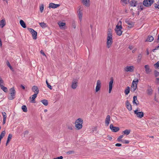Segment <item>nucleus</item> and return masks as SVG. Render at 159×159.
<instances>
[{
    "mask_svg": "<svg viewBox=\"0 0 159 159\" xmlns=\"http://www.w3.org/2000/svg\"><path fill=\"white\" fill-rule=\"evenodd\" d=\"M122 22L120 21H119L117 25L116 26L115 30L117 35L119 36H120L122 34V32L121 31V30L122 29V26L121 25Z\"/></svg>",
    "mask_w": 159,
    "mask_h": 159,
    "instance_id": "1",
    "label": "nucleus"
},
{
    "mask_svg": "<svg viewBox=\"0 0 159 159\" xmlns=\"http://www.w3.org/2000/svg\"><path fill=\"white\" fill-rule=\"evenodd\" d=\"M83 120L81 118H79L75 122V127L78 130L80 129L82 127Z\"/></svg>",
    "mask_w": 159,
    "mask_h": 159,
    "instance_id": "2",
    "label": "nucleus"
},
{
    "mask_svg": "<svg viewBox=\"0 0 159 159\" xmlns=\"http://www.w3.org/2000/svg\"><path fill=\"white\" fill-rule=\"evenodd\" d=\"M28 30L32 34V37H33V39H36L37 38V32L32 28H28Z\"/></svg>",
    "mask_w": 159,
    "mask_h": 159,
    "instance_id": "3",
    "label": "nucleus"
},
{
    "mask_svg": "<svg viewBox=\"0 0 159 159\" xmlns=\"http://www.w3.org/2000/svg\"><path fill=\"white\" fill-rule=\"evenodd\" d=\"M153 0H144L143 4L145 7H149L152 4Z\"/></svg>",
    "mask_w": 159,
    "mask_h": 159,
    "instance_id": "4",
    "label": "nucleus"
},
{
    "mask_svg": "<svg viewBox=\"0 0 159 159\" xmlns=\"http://www.w3.org/2000/svg\"><path fill=\"white\" fill-rule=\"evenodd\" d=\"M113 43L112 37H107V47L109 48Z\"/></svg>",
    "mask_w": 159,
    "mask_h": 159,
    "instance_id": "5",
    "label": "nucleus"
},
{
    "mask_svg": "<svg viewBox=\"0 0 159 159\" xmlns=\"http://www.w3.org/2000/svg\"><path fill=\"white\" fill-rule=\"evenodd\" d=\"M134 67L133 66H127L124 68V70L126 72H132L134 71Z\"/></svg>",
    "mask_w": 159,
    "mask_h": 159,
    "instance_id": "6",
    "label": "nucleus"
},
{
    "mask_svg": "<svg viewBox=\"0 0 159 159\" xmlns=\"http://www.w3.org/2000/svg\"><path fill=\"white\" fill-rule=\"evenodd\" d=\"M10 94H11V96L8 99L10 100H12L14 99L15 97V89L13 87L10 89Z\"/></svg>",
    "mask_w": 159,
    "mask_h": 159,
    "instance_id": "7",
    "label": "nucleus"
},
{
    "mask_svg": "<svg viewBox=\"0 0 159 159\" xmlns=\"http://www.w3.org/2000/svg\"><path fill=\"white\" fill-rule=\"evenodd\" d=\"M134 113L136 114L137 117L139 118H142L144 116V113L143 112L138 111L137 109L134 111Z\"/></svg>",
    "mask_w": 159,
    "mask_h": 159,
    "instance_id": "8",
    "label": "nucleus"
},
{
    "mask_svg": "<svg viewBox=\"0 0 159 159\" xmlns=\"http://www.w3.org/2000/svg\"><path fill=\"white\" fill-rule=\"evenodd\" d=\"M110 128L112 132H114L118 131L120 129L119 127L114 126L112 124H110Z\"/></svg>",
    "mask_w": 159,
    "mask_h": 159,
    "instance_id": "9",
    "label": "nucleus"
},
{
    "mask_svg": "<svg viewBox=\"0 0 159 159\" xmlns=\"http://www.w3.org/2000/svg\"><path fill=\"white\" fill-rule=\"evenodd\" d=\"M114 80L112 77H111V80L109 82V93H111V92L112 87H113V82Z\"/></svg>",
    "mask_w": 159,
    "mask_h": 159,
    "instance_id": "10",
    "label": "nucleus"
},
{
    "mask_svg": "<svg viewBox=\"0 0 159 159\" xmlns=\"http://www.w3.org/2000/svg\"><path fill=\"white\" fill-rule=\"evenodd\" d=\"M101 86V82L99 80H98L97 82V85L95 88L96 92H98L100 90Z\"/></svg>",
    "mask_w": 159,
    "mask_h": 159,
    "instance_id": "11",
    "label": "nucleus"
},
{
    "mask_svg": "<svg viewBox=\"0 0 159 159\" xmlns=\"http://www.w3.org/2000/svg\"><path fill=\"white\" fill-rule=\"evenodd\" d=\"M59 4H55L54 3H51L49 4V8H55L59 7Z\"/></svg>",
    "mask_w": 159,
    "mask_h": 159,
    "instance_id": "12",
    "label": "nucleus"
},
{
    "mask_svg": "<svg viewBox=\"0 0 159 159\" xmlns=\"http://www.w3.org/2000/svg\"><path fill=\"white\" fill-rule=\"evenodd\" d=\"M145 72L147 74H149L152 71V70L150 68L148 65H146L144 66Z\"/></svg>",
    "mask_w": 159,
    "mask_h": 159,
    "instance_id": "13",
    "label": "nucleus"
},
{
    "mask_svg": "<svg viewBox=\"0 0 159 159\" xmlns=\"http://www.w3.org/2000/svg\"><path fill=\"white\" fill-rule=\"evenodd\" d=\"M32 91L34 92V94H38L39 93V89L36 86H34L32 88Z\"/></svg>",
    "mask_w": 159,
    "mask_h": 159,
    "instance_id": "14",
    "label": "nucleus"
},
{
    "mask_svg": "<svg viewBox=\"0 0 159 159\" xmlns=\"http://www.w3.org/2000/svg\"><path fill=\"white\" fill-rule=\"evenodd\" d=\"M78 82L76 80H73L71 85V88L73 89H75L77 86Z\"/></svg>",
    "mask_w": 159,
    "mask_h": 159,
    "instance_id": "15",
    "label": "nucleus"
},
{
    "mask_svg": "<svg viewBox=\"0 0 159 159\" xmlns=\"http://www.w3.org/2000/svg\"><path fill=\"white\" fill-rule=\"evenodd\" d=\"M125 104L127 109L129 111H131L132 109V106L128 100L126 101Z\"/></svg>",
    "mask_w": 159,
    "mask_h": 159,
    "instance_id": "16",
    "label": "nucleus"
},
{
    "mask_svg": "<svg viewBox=\"0 0 159 159\" xmlns=\"http://www.w3.org/2000/svg\"><path fill=\"white\" fill-rule=\"evenodd\" d=\"M130 5L133 7H135L138 5V3L134 0H132L130 2Z\"/></svg>",
    "mask_w": 159,
    "mask_h": 159,
    "instance_id": "17",
    "label": "nucleus"
},
{
    "mask_svg": "<svg viewBox=\"0 0 159 159\" xmlns=\"http://www.w3.org/2000/svg\"><path fill=\"white\" fill-rule=\"evenodd\" d=\"M83 4L86 7H89L90 5L89 0H81Z\"/></svg>",
    "mask_w": 159,
    "mask_h": 159,
    "instance_id": "18",
    "label": "nucleus"
},
{
    "mask_svg": "<svg viewBox=\"0 0 159 159\" xmlns=\"http://www.w3.org/2000/svg\"><path fill=\"white\" fill-rule=\"evenodd\" d=\"M110 121V116L109 115L107 116L105 120V124L107 126H108Z\"/></svg>",
    "mask_w": 159,
    "mask_h": 159,
    "instance_id": "19",
    "label": "nucleus"
},
{
    "mask_svg": "<svg viewBox=\"0 0 159 159\" xmlns=\"http://www.w3.org/2000/svg\"><path fill=\"white\" fill-rule=\"evenodd\" d=\"M133 103L135 104L136 105H138L139 104V102L137 100V97L136 96L133 97Z\"/></svg>",
    "mask_w": 159,
    "mask_h": 159,
    "instance_id": "20",
    "label": "nucleus"
},
{
    "mask_svg": "<svg viewBox=\"0 0 159 159\" xmlns=\"http://www.w3.org/2000/svg\"><path fill=\"white\" fill-rule=\"evenodd\" d=\"M6 25V21L5 20H2L0 22V27L2 28Z\"/></svg>",
    "mask_w": 159,
    "mask_h": 159,
    "instance_id": "21",
    "label": "nucleus"
},
{
    "mask_svg": "<svg viewBox=\"0 0 159 159\" xmlns=\"http://www.w3.org/2000/svg\"><path fill=\"white\" fill-rule=\"evenodd\" d=\"M154 39L153 37L150 35L148 36L147 39L146 40V41L151 42Z\"/></svg>",
    "mask_w": 159,
    "mask_h": 159,
    "instance_id": "22",
    "label": "nucleus"
},
{
    "mask_svg": "<svg viewBox=\"0 0 159 159\" xmlns=\"http://www.w3.org/2000/svg\"><path fill=\"white\" fill-rule=\"evenodd\" d=\"M130 132V129H126L122 132V133L124 134L127 135L129 134Z\"/></svg>",
    "mask_w": 159,
    "mask_h": 159,
    "instance_id": "23",
    "label": "nucleus"
},
{
    "mask_svg": "<svg viewBox=\"0 0 159 159\" xmlns=\"http://www.w3.org/2000/svg\"><path fill=\"white\" fill-rule=\"evenodd\" d=\"M0 86L2 89V90L4 92H7V87L4 86L1 84H0Z\"/></svg>",
    "mask_w": 159,
    "mask_h": 159,
    "instance_id": "24",
    "label": "nucleus"
},
{
    "mask_svg": "<svg viewBox=\"0 0 159 159\" xmlns=\"http://www.w3.org/2000/svg\"><path fill=\"white\" fill-rule=\"evenodd\" d=\"M12 134H9L7 138V143H6V145L7 144L9 143V141H10L11 139L12 138Z\"/></svg>",
    "mask_w": 159,
    "mask_h": 159,
    "instance_id": "25",
    "label": "nucleus"
},
{
    "mask_svg": "<svg viewBox=\"0 0 159 159\" xmlns=\"http://www.w3.org/2000/svg\"><path fill=\"white\" fill-rule=\"evenodd\" d=\"M20 25L23 28H25L26 27V25L25 24L24 22L22 20H20Z\"/></svg>",
    "mask_w": 159,
    "mask_h": 159,
    "instance_id": "26",
    "label": "nucleus"
},
{
    "mask_svg": "<svg viewBox=\"0 0 159 159\" xmlns=\"http://www.w3.org/2000/svg\"><path fill=\"white\" fill-rule=\"evenodd\" d=\"M112 33L111 29L108 30L107 37H112Z\"/></svg>",
    "mask_w": 159,
    "mask_h": 159,
    "instance_id": "27",
    "label": "nucleus"
},
{
    "mask_svg": "<svg viewBox=\"0 0 159 159\" xmlns=\"http://www.w3.org/2000/svg\"><path fill=\"white\" fill-rule=\"evenodd\" d=\"M137 88V85H136L132 84L131 87V91L134 92L136 89Z\"/></svg>",
    "mask_w": 159,
    "mask_h": 159,
    "instance_id": "28",
    "label": "nucleus"
},
{
    "mask_svg": "<svg viewBox=\"0 0 159 159\" xmlns=\"http://www.w3.org/2000/svg\"><path fill=\"white\" fill-rule=\"evenodd\" d=\"M130 92V88L129 87H127L125 90V95H128Z\"/></svg>",
    "mask_w": 159,
    "mask_h": 159,
    "instance_id": "29",
    "label": "nucleus"
},
{
    "mask_svg": "<svg viewBox=\"0 0 159 159\" xmlns=\"http://www.w3.org/2000/svg\"><path fill=\"white\" fill-rule=\"evenodd\" d=\"M42 103L45 106H47L48 104V102L47 100L43 99L41 101Z\"/></svg>",
    "mask_w": 159,
    "mask_h": 159,
    "instance_id": "30",
    "label": "nucleus"
},
{
    "mask_svg": "<svg viewBox=\"0 0 159 159\" xmlns=\"http://www.w3.org/2000/svg\"><path fill=\"white\" fill-rule=\"evenodd\" d=\"M39 24L40 26L43 28H46L47 26L46 24L44 22L39 23Z\"/></svg>",
    "mask_w": 159,
    "mask_h": 159,
    "instance_id": "31",
    "label": "nucleus"
},
{
    "mask_svg": "<svg viewBox=\"0 0 159 159\" xmlns=\"http://www.w3.org/2000/svg\"><path fill=\"white\" fill-rule=\"evenodd\" d=\"M37 95V94H34V95H33L32 96V97H31L32 100L31 101V102H32V103L34 102V99L36 97Z\"/></svg>",
    "mask_w": 159,
    "mask_h": 159,
    "instance_id": "32",
    "label": "nucleus"
},
{
    "mask_svg": "<svg viewBox=\"0 0 159 159\" xmlns=\"http://www.w3.org/2000/svg\"><path fill=\"white\" fill-rule=\"evenodd\" d=\"M6 134V132L5 131H3L1 133V134L0 135V139H2L5 136V134Z\"/></svg>",
    "mask_w": 159,
    "mask_h": 159,
    "instance_id": "33",
    "label": "nucleus"
},
{
    "mask_svg": "<svg viewBox=\"0 0 159 159\" xmlns=\"http://www.w3.org/2000/svg\"><path fill=\"white\" fill-rule=\"evenodd\" d=\"M82 13L81 12V11H79V13H78V16H79V18L80 20V22L81 21V20H82Z\"/></svg>",
    "mask_w": 159,
    "mask_h": 159,
    "instance_id": "34",
    "label": "nucleus"
},
{
    "mask_svg": "<svg viewBox=\"0 0 159 159\" xmlns=\"http://www.w3.org/2000/svg\"><path fill=\"white\" fill-rule=\"evenodd\" d=\"M21 108L23 111L26 112L27 111V108L26 106L23 105L21 107Z\"/></svg>",
    "mask_w": 159,
    "mask_h": 159,
    "instance_id": "35",
    "label": "nucleus"
},
{
    "mask_svg": "<svg viewBox=\"0 0 159 159\" xmlns=\"http://www.w3.org/2000/svg\"><path fill=\"white\" fill-rule=\"evenodd\" d=\"M138 5V7L139 9H140L142 10L143 9V6L142 3H139Z\"/></svg>",
    "mask_w": 159,
    "mask_h": 159,
    "instance_id": "36",
    "label": "nucleus"
},
{
    "mask_svg": "<svg viewBox=\"0 0 159 159\" xmlns=\"http://www.w3.org/2000/svg\"><path fill=\"white\" fill-rule=\"evenodd\" d=\"M138 81L139 80L138 79H135L134 80H133L132 82V84L136 85H137Z\"/></svg>",
    "mask_w": 159,
    "mask_h": 159,
    "instance_id": "37",
    "label": "nucleus"
},
{
    "mask_svg": "<svg viewBox=\"0 0 159 159\" xmlns=\"http://www.w3.org/2000/svg\"><path fill=\"white\" fill-rule=\"evenodd\" d=\"M124 135H122L120 136L117 139V140L119 142H120V141H122L123 139H121L123 138Z\"/></svg>",
    "mask_w": 159,
    "mask_h": 159,
    "instance_id": "38",
    "label": "nucleus"
},
{
    "mask_svg": "<svg viewBox=\"0 0 159 159\" xmlns=\"http://www.w3.org/2000/svg\"><path fill=\"white\" fill-rule=\"evenodd\" d=\"M126 22L128 25H131V27H133L134 25L133 23L132 22L127 21Z\"/></svg>",
    "mask_w": 159,
    "mask_h": 159,
    "instance_id": "39",
    "label": "nucleus"
},
{
    "mask_svg": "<svg viewBox=\"0 0 159 159\" xmlns=\"http://www.w3.org/2000/svg\"><path fill=\"white\" fill-rule=\"evenodd\" d=\"M120 142H122L123 143L128 144L129 143V141L128 140L123 139Z\"/></svg>",
    "mask_w": 159,
    "mask_h": 159,
    "instance_id": "40",
    "label": "nucleus"
},
{
    "mask_svg": "<svg viewBox=\"0 0 159 159\" xmlns=\"http://www.w3.org/2000/svg\"><path fill=\"white\" fill-rule=\"evenodd\" d=\"M154 7L156 8L159 9V0L157 2V3L154 4Z\"/></svg>",
    "mask_w": 159,
    "mask_h": 159,
    "instance_id": "41",
    "label": "nucleus"
},
{
    "mask_svg": "<svg viewBox=\"0 0 159 159\" xmlns=\"http://www.w3.org/2000/svg\"><path fill=\"white\" fill-rule=\"evenodd\" d=\"M147 92L148 94L149 95H151L152 94V90L151 89H148Z\"/></svg>",
    "mask_w": 159,
    "mask_h": 159,
    "instance_id": "42",
    "label": "nucleus"
},
{
    "mask_svg": "<svg viewBox=\"0 0 159 159\" xmlns=\"http://www.w3.org/2000/svg\"><path fill=\"white\" fill-rule=\"evenodd\" d=\"M121 2L123 4H127L129 2V0H120Z\"/></svg>",
    "mask_w": 159,
    "mask_h": 159,
    "instance_id": "43",
    "label": "nucleus"
},
{
    "mask_svg": "<svg viewBox=\"0 0 159 159\" xmlns=\"http://www.w3.org/2000/svg\"><path fill=\"white\" fill-rule=\"evenodd\" d=\"M154 75L155 77H157L159 76V72L156 70H155L154 72Z\"/></svg>",
    "mask_w": 159,
    "mask_h": 159,
    "instance_id": "44",
    "label": "nucleus"
},
{
    "mask_svg": "<svg viewBox=\"0 0 159 159\" xmlns=\"http://www.w3.org/2000/svg\"><path fill=\"white\" fill-rule=\"evenodd\" d=\"M75 153V152L73 151H69L66 152V153L67 155H70L72 154H74Z\"/></svg>",
    "mask_w": 159,
    "mask_h": 159,
    "instance_id": "45",
    "label": "nucleus"
},
{
    "mask_svg": "<svg viewBox=\"0 0 159 159\" xmlns=\"http://www.w3.org/2000/svg\"><path fill=\"white\" fill-rule=\"evenodd\" d=\"M46 83L47 85V86L48 88H49L50 89H52V86L49 84L48 83V82L47 80H46Z\"/></svg>",
    "mask_w": 159,
    "mask_h": 159,
    "instance_id": "46",
    "label": "nucleus"
},
{
    "mask_svg": "<svg viewBox=\"0 0 159 159\" xmlns=\"http://www.w3.org/2000/svg\"><path fill=\"white\" fill-rule=\"evenodd\" d=\"M40 12H43L44 9V6L43 5H42L40 6Z\"/></svg>",
    "mask_w": 159,
    "mask_h": 159,
    "instance_id": "47",
    "label": "nucleus"
},
{
    "mask_svg": "<svg viewBox=\"0 0 159 159\" xmlns=\"http://www.w3.org/2000/svg\"><path fill=\"white\" fill-rule=\"evenodd\" d=\"M154 66L156 68H159V62H157V63H156L154 65Z\"/></svg>",
    "mask_w": 159,
    "mask_h": 159,
    "instance_id": "48",
    "label": "nucleus"
},
{
    "mask_svg": "<svg viewBox=\"0 0 159 159\" xmlns=\"http://www.w3.org/2000/svg\"><path fill=\"white\" fill-rule=\"evenodd\" d=\"M2 115L3 117V119H6L7 118V114L5 112H2Z\"/></svg>",
    "mask_w": 159,
    "mask_h": 159,
    "instance_id": "49",
    "label": "nucleus"
},
{
    "mask_svg": "<svg viewBox=\"0 0 159 159\" xmlns=\"http://www.w3.org/2000/svg\"><path fill=\"white\" fill-rule=\"evenodd\" d=\"M65 25V23L63 22H61L60 24H59V25L60 27L61 28H62L63 26H64Z\"/></svg>",
    "mask_w": 159,
    "mask_h": 159,
    "instance_id": "50",
    "label": "nucleus"
},
{
    "mask_svg": "<svg viewBox=\"0 0 159 159\" xmlns=\"http://www.w3.org/2000/svg\"><path fill=\"white\" fill-rule=\"evenodd\" d=\"M141 58H142V55H141V54H139L138 56V60L140 61L141 60Z\"/></svg>",
    "mask_w": 159,
    "mask_h": 159,
    "instance_id": "51",
    "label": "nucleus"
},
{
    "mask_svg": "<svg viewBox=\"0 0 159 159\" xmlns=\"http://www.w3.org/2000/svg\"><path fill=\"white\" fill-rule=\"evenodd\" d=\"M63 158V157L62 156H61L60 157H58L57 158H54L53 159H62Z\"/></svg>",
    "mask_w": 159,
    "mask_h": 159,
    "instance_id": "52",
    "label": "nucleus"
},
{
    "mask_svg": "<svg viewBox=\"0 0 159 159\" xmlns=\"http://www.w3.org/2000/svg\"><path fill=\"white\" fill-rule=\"evenodd\" d=\"M157 49H159V45L155 47V49H153V50H152L153 52H154V51L156 50H157Z\"/></svg>",
    "mask_w": 159,
    "mask_h": 159,
    "instance_id": "53",
    "label": "nucleus"
},
{
    "mask_svg": "<svg viewBox=\"0 0 159 159\" xmlns=\"http://www.w3.org/2000/svg\"><path fill=\"white\" fill-rule=\"evenodd\" d=\"M122 145L120 143H117L115 144V146L117 147H120Z\"/></svg>",
    "mask_w": 159,
    "mask_h": 159,
    "instance_id": "54",
    "label": "nucleus"
},
{
    "mask_svg": "<svg viewBox=\"0 0 159 159\" xmlns=\"http://www.w3.org/2000/svg\"><path fill=\"white\" fill-rule=\"evenodd\" d=\"M40 52L41 54H43V56H46L45 54V53L42 50H41Z\"/></svg>",
    "mask_w": 159,
    "mask_h": 159,
    "instance_id": "55",
    "label": "nucleus"
},
{
    "mask_svg": "<svg viewBox=\"0 0 159 159\" xmlns=\"http://www.w3.org/2000/svg\"><path fill=\"white\" fill-rule=\"evenodd\" d=\"M156 83L157 84H159V78H157L156 79Z\"/></svg>",
    "mask_w": 159,
    "mask_h": 159,
    "instance_id": "56",
    "label": "nucleus"
},
{
    "mask_svg": "<svg viewBox=\"0 0 159 159\" xmlns=\"http://www.w3.org/2000/svg\"><path fill=\"white\" fill-rule=\"evenodd\" d=\"M68 129H69L70 130H72L73 129V128H72V126H68Z\"/></svg>",
    "mask_w": 159,
    "mask_h": 159,
    "instance_id": "57",
    "label": "nucleus"
},
{
    "mask_svg": "<svg viewBox=\"0 0 159 159\" xmlns=\"http://www.w3.org/2000/svg\"><path fill=\"white\" fill-rule=\"evenodd\" d=\"M3 83V81L1 78L0 77V84Z\"/></svg>",
    "mask_w": 159,
    "mask_h": 159,
    "instance_id": "58",
    "label": "nucleus"
},
{
    "mask_svg": "<svg viewBox=\"0 0 159 159\" xmlns=\"http://www.w3.org/2000/svg\"><path fill=\"white\" fill-rule=\"evenodd\" d=\"M7 65L8 67L11 66L10 64L8 61H7Z\"/></svg>",
    "mask_w": 159,
    "mask_h": 159,
    "instance_id": "59",
    "label": "nucleus"
},
{
    "mask_svg": "<svg viewBox=\"0 0 159 159\" xmlns=\"http://www.w3.org/2000/svg\"><path fill=\"white\" fill-rule=\"evenodd\" d=\"M28 133H29V131L28 130L25 131V132L24 133V134L25 135L27 134H28Z\"/></svg>",
    "mask_w": 159,
    "mask_h": 159,
    "instance_id": "60",
    "label": "nucleus"
},
{
    "mask_svg": "<svg viewBox=\"0 0 159 159\" xmlns=\"http://www.w3.org/2000/svg\"><path fill=\"white\" fill-rule=\"evenodd\" d=\"M133 47L132 46H129V48L130 49V50H132L133 49Z\"/></svg>",
    "mask_w": 159,
    "mask_h": 159,
    "instance_id": "61",
    "label": "nucleus"
},
{
    "mask_svg": "<svg viewBox=\"0 0 159 159\" xmlns=\"http://www.w3.org/2000/svg\"><path fill=\"white\" fill-rule=\"evenodd\" d=\"M6 119H3V124H5V123L6 121Z\"/></svg>",
    "mask_w": 159,
    "mask_h": 159,
    "instance_id": "62",
    "label": "nucleus"
},
{
    "mask_svg": "<svg viewBox=\"0 0 159 159\" xmlns=\"http://www.w3.org/2000/svg\"><path fill=\"white\" fill-rule=\"evenodd\" d=\"M20 87L22 89H25V87L22 85H21Z\"/></svg>",
    "mask_w": 159,
    "mask_h": 159,
    "instance_id": "63",
    "label": "nucleus"
},
{
    "mask_svg": "<svg viewBox=\"0 0 159 159\" xmlns=\"http://www.w3.org/2000/svg\"><path fill=\"white\" fill-rule=\"evenodd\" d=\"M107 137L109 138V139L110 140H111L112 139L111 137L110 136H108Z\"/></svg>",
    "mask_w": 159,
    "mask_h": 159,
    "instance_id": "64",
    "label": "nucleus"
}]
</instances>
